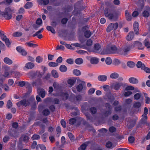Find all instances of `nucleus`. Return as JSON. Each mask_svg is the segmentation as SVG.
I'll return each mask as SVG.
<instances>
[{"label":"nucleus","mask_w":150,"mask_h":150,"mask_svg":"<svg viewBox=\"0 0 150 150\" xmlns=\"http://www.w3.org/2000/svg\"><path fill=\"white\" fill-rule=\"evenodd\" d=\"M103 12L105 16L108 19L113 21H116L118 19V15L116 13H111V9L108 7H106L104 10Z\"/></svg>","instance_id":"obj_1"},{"label":"nucleus","mask_w":150,"mask_h":150,"mask_svg":"<svg viewBox=\"0 0 150 150\" xmlns=\"http://www.w3.org/2000/svg\"><path fill=\"white\" fill-rule=\"evenodd\" d=\"M120 49H117L115 45H112L110 47L104 48L100 52L101 55L108 54H118Z\"/></svg>","instance_id":"obj_2"},{"label":"nucleus","mask_w":150,"mask_h":150,"mask_svg":"<svg viewBox=\"0 0 150 150\" xmlns=\"http://www.w3.org/2000/svg\"><path fill=\"white\" fill-rule=\"evenodd\" d=\"M131 47L130 46H127L122 48L120 49L118 52V54L125 56L127 55L130 51Z\"/></svg>","instance_id":"obj_3"},{"label":"nucleus","mask_w":150,"mask_h":150,"mask_svg":"<svg viewBox=\"0 0 150 150\" xmlns=\"http://www.w3.org/2000/svg\"><path fill=\"white\" fill-rule=\"evenodd\" d=\"M118 26V23L117 22L115 23H111L107 27L106 31L108 33H109L113 29L114 30H116Z\"/></svg>","instance_id":"obj_4"},{"label":"nucleus","mask_w":150,"mask_h":150,"mask_svg":"<svg viewBox=\"0 0 150 150\" xmlns=\"http://www.w3.org/2000/svg\"><path fill=\"white\" fill-rule=\"evenodd\" d=\"M127 84L126 83L122 82H117L113 85L114 88L116 91L119 90L121 87L123 88H125Z\"/></svg>","instance_id":"obj_5"},{"label":"nucleus","mask_w":150,"mask_h":150,"mask_svg":"<svg viewBox=\"0 0 150 150\" xmlns=\"http://www.w3.org/2000/svg\"><path fill=\"white\" fill-rule=\"evenodd\" d=\"M2 32L3 33L0 35L1 39L5 42V43L7 46L9 47L11 42H10L9 39L7 38L6 36L4 35V32L3 31H2Z\"/></svg>","instance_id":"obj_6"},{"label":"nucleus","mask_w":150,"mask_h":150,"mask_svg":"<svg viewBox=\"0 0 150 150\" xmlns=\"http://www.w3.org/2000/svg\"><path fill=\"white\" fill-rule=\"evenodd\" d=\"M46 102H52L54 104H59L60 103L59 100L57 98L48 97L45 99Z\"/></svg>","instance_id":"obj_7"},{"label":"nucleus","mask_w":150,"mask_h":150,"mask_svg":"<svg viewBox=\"0 0 150 150\" xmlns=\"http://www.w3.org/2000/svg\"><path fill=\"white\" fill-rule=\"evenodd\" d=\"M128 122L127 123L128 128L131 129L135 125L136 121L135 120H132L130 118H128Z\"/></svg>","instance_id":"obj_8"},{"label":"nucleus","mask_w":150,"mask_h":150,"mask_svg":"<svg viewBox=\"0 0 150 150\" xmlns=\"http://www.w3.org/2000/svg\"><path fill=\"white\" fill-rule=\"evenodd\" d=\"M16 104L18 107H20L21 105H22L25 107L29 106L27 104V100L25 99L18 102L16 103Z\"/></svg>","instance_id":"obj_9"},{"label":"nucleus","mask_w":150,"mask_h":150,"mask_svg":"<svg viewBox=\"0 0 150 150\" xmlns=\"http://www.w3.org/2000/svg\"><path fill=\"white\" fill-rule=\"evenodd\" d=\"M146 10L142 12V16L145 18H147L150 15V7L148 6H146L145 7Z\"/></svg>","instance_id":"obj_10"},{"label":"nucleus","mask_w":150,"mask_h":150,"mask_svg":"<svg viewBox=\"0 0 150 150\" xmlns=\"http://www.w3.org/2000/svg\"><path fill=\"white\" fill-rule=\"evenodd\" d=\"M38 93L40 96L42 98H44L45 95V90L43 88H38L37 90Z\"/></svg>","instance_id":"obj_11"},{"label":"nucleus","mask_w":150,"mask_h":150,"mask_svg":"<svg viewBox=\"0 0 150 150\" xmlns=\"http://www.w3.org/2000/svg\"><path fill=\"white\" fill-rule=\"evenodd\" d=\"M133 28L135 34L137 35L139 34V25L138 23L137 22H135L133 24Z\"/></svg>","instance_id":"obj_12"},{"label":"nucleus","mask_w":150,"mask_h":150,"mask_svg":"<svg viewBox=\"0 0 150 150\" xmlns=\"http://www.w3.org/2000/svg\"><path fill=\"white\" fill-rule=\"evenodd\" d=\"M27 104L29 106L30 104L35 103V100L34 97L33 96H31L30 98L27 100Z\"/></svg>","instance_id":"obj_13"},{"label":"nucleus","mask_w":150,"mask_h":150,"mask_svg":"<svg viewBox=\"0 0 150 150\" xmlns=\"http://www.w3.org/2000/svg\"><path fill=\"white\" fill-rule=\"evenodd\" d=\"M101 46L99 44H96L94 45L93 51L96 53H99V50Z\"/></svg>","instance_id":"obj_14"},{"label":"nucleus","mask_w":150,"mask_h":150,"mask_svg":"<svg viewBox=\"0 0 150 150\" xmlns=\"http://www.w3.org/2000/svg\"><path fill=\"white\" fill-rule=\"evenodd\" d=\"M125 15L126 20L128 21L131 20L132 17L131 14L127 10H126L125 11Z\"/></svg>","instance_id":"obj_15"},{"label":"nucleus","mask_w":150,"mask_h":150,"mask_svg":"<svg viewBox=\"0 0 150 150\" xmlns=\"http://www.w3.org/2000/svg\"><path fill=\"white\" fill-rule=\"evenodd\" d=\"M134 33L133 31L130 32L127 36L126 39L129 41L132 40L134 38Z\"/></svg>","instance_id":"obj_16"},{"label":"nucleus","mask_w":150,"mask_h":150,"mask_svg":"<svg viewBox=\"0 0 150 150\" xmlns=\"http://www.w3.org/2000/svg\"><path fill=\"white\" fill-rule=\"evenodd\" d=\"M59 96L62 98L63 100H66L68 99L69 97V95L67 93H62Z\"/></svg>","instance_id":"obj_17"},{"label":"nucleus","mask_w":150,"mask_h":150,"mask_svg":"<svg viewBox=\"0 0 150 150\" xmlns=\"http://www.w3.org/2000/svg\"><path fill=\"white\" fill-rule=\"evenodd\" d=\"M107 76L105 75H100L98 77V79L99 81L104 82L107 79Z\"/></svg>","instance_id":"obj_18"},{"label":"nucleus","mask_w":150,"mask_h":150,"mask_svg":"<svg viewBox=\"0 0 150 150\" xmlns=\"http://www.w3.org/2000/svg\"><path fill=\"white\" fill-rule=\"evenodd\" d=\"M129 82L132 84H135L138 83V80L134 77H130L129 79Z\"/></svg>","instance_id":"obj_19"},{"label":"nucleus","mask_w":150,"mask_h":150,"mask_svg":"<svg viewBox=\"0 0 150 150\" xmlns=\"http://www.w3.org/2000/svg\"><path fill=\"white\" fill-rule=\"evenodd\" d=\"M34 64L32 62H28L25 64V67L28 69H31L34 67Z\"/></svg>","instance_id":"obj_20"},{"label":"nucleus","mask_w":150,"mask_h":150,"mask_svg":"<svg viewBox=\"0 0 150 150\" xmlns=\"http://www.w3.org/2000/svg\"><path fill=\"white\" fill-rule=\"evenodd\" d=\"M3 61L5 63L8 65H11L13 63L12 61L8 57L4 58Z\"/></svg>","instance_id":"obj_21"},{"label":"nucleus","mask_w":150,"mask_h":150,"mask_svg":"<svg viewBox=\"0 0 150 150\" xmlns=\"http://www.w3.org/2000/svg\"><path fill=\"white\" fill-rule=\"evenodd\" d=\"M143 43L145 47L147 48H150V43L148 38H146L144 41Z\"/></svg>","instance_id":"obj_22"},{"label":"nucleus","mask_w":150,"mask_h":150,"mask_svg":"<svg viewBox=\"0 0 150 150\" xmlns=\"http://www.w3.org/2000/svg\"><path fill=\"white\" fill-rule=\"evenodd\" d=\"M98 59L97 58L93 57L90 59V62L92 64H96L98 63Z\"/></svg>","instance_id":"obj_23"},{"label":"nucleus","mask_w":150,"mask_h":150,"mask_svg":"<svg viewBox=\"0 0 150 150\" xmlns=\"http://www.w3.org/2000/svg\"><path fill=\"white\" fill-rule=\"evenodd\" d=\"M111 111L110 110H105L102 112V115L105 117H108L109 115L111 114Z\"/></svg>","instance_id":"obj_24"},{"label":"nucleus","mask_w":150,"mask_h":150,"mask_svg":"<svg viewBox=\"0 0 150 150\" xmlns=\"http://www.w3.org/2000/svg\"><path fill=\"white\" fill-rule=\"evenodd\" d=\"M59 69L60 71L61 72H64L67 71V67L65 65L62 64L60 65Z\"/></svg>","instance_id":"obj_25"},{"label":"nucleus","mask_w":150,"mask_h":150,"mask_svg":"<svg viewBox=\"0 0 150 150\" xmlns=\"http://www.w3.org/2000/svg\"><path fill=\"white\" fill-rule=\"evenodd\" d=\"M21 138H23V141L25 143L28 142L29 139L28 136L26 135L22 136L20 138V139Z\"/></svg>","instance_id":"obj_26"},{"label":"nucleus","mask_w":150,"mask_h":150,"mask_svg":"<svg viewBox=\"0 0 150 150\" xmlns=\"http://www.w3.org/2000/svg\"><path fill=\"white\" fill-rule=\"evenodd\" d=\"M26 88L28 90V92L29 93H30L32 92V88L31 84L28 82H27Z\"/></svg>","instance_id":"obj_27"},{"label":"nucleus","mask_w":150,"mask_h":150,"mask_svg":"<svg viewBox=\"0 0 150 150\" xmlns=\"http://www.w3.org/2000/svg\"><path fill=\"white\" fill-rule=\"evenodd\" d=\"M144 96L145 97V103L147 104L150 103V98L148 96V94L145 93H144Z\"/></svg>","instance_id":"obj_28"},{"label":"nucleus","mask_w":150,"mask_h":150,"mask_svg":"<svg viewBox=\"0 0 150 150\" xmlns=\"http://www.w3.org/2000/svg\"><path fill=\"white\" fill-rule=\"evenodd\" d=\"M33 6V4L30 2H27L25 5L24 7L26 9H29L31 8Z\"/></svg>","instance_id":"obj_29"},{"label":"nucleus","mask_w":150,"mask_h":150,"mask_svg":"<svg viewBox=\"0 0 150 150\" xmlns=\"http://www.w3.org/2000/svg\"><path fill=\"white\" fill-rule=\"evenodd\" d=\"M75 62L77 64H81L83 62V59L80 58H77L75 60Z\"/></svg>","instance_id":"obj_30"},{"label":"nucleus","mask_w":150,"mask_h":150,"mask_svg":"<svg viewBox=\"0 0 150 150\" xmlns=\"http://www.w3.org/2000/svg\"><path fill=\"white\" fill-rule=\"evenodd\" d=\"M83 88V85L82 83H80L77 86L76 88L78 92H80L82 91Z\"/></svg>","instance_id":"obj_31"},{"label":"nucleus","mask_w":150,"mask_h":150,"mask_svg":"<svg viewBox=\"0 0 150 150\" xmlns=\"http://www.w3.org/2000/svg\"><path fill=\"white\" fill-rule=\"evenodd\" d=\"M51 73L53 77L55 78H57L59 77L58 73L56 70H52L51 71Z\"/></svg>","instance_id":"obj_32"},{"label":"nucleus","mask_w":150,"mask_h":150,"mask_svg":"<svg viewBox=\"0 0 150 150\" xmlns=\"http://www.w3.org/2000/svg\"><path fill=\"white\" fill-rule=\"evenodd\" d=\"M46 28L48 31H50L52 33L55 34L56 33L53 27L48 25L47 26Z\"/></svg>","instance_id":"obj_33"},{"label":"nucleus","mask_w":150,"mask_h":150,"mask_svg":"<svg viewBox=\"0 0 150 150\" xmlns=\"http://www.w3.org/2000/svg\"><path fill=\"white\" fill-rule=\"evenodd\" d=\"M76 118L77 121L76 122V126H79L81 125L82 122V118L81 117H76Z\"/></svg>","instance_id":"obj_34"},{"label":"nucleus","mask_w":150,"mask_h":150,"mask_svg":"<svg viewBox=\"0 0 150 150\" xmlns=\"http://www.w3.org/2000/svg\"><path fill=\"white\" fill-rule=\"evenodd\" d=\"M84 34L86 38H88L91 35L92 33L90 30H87L84 32Z\"/></svg>","instance_id":"obj_35"},{"label":"nucleus","mask_w":150,"mask_h":150,"mask_svg":"<svg viewBox=\"0 0 150 150\" xmlns=\"http://www.w3.org/2000/svg\"><path fill=\"white\" fill-rule=\"evenodd\" d=\"M119 76L118 74L116 72H114L110 74V77L112 79H116L118 78Z\"/></svg>","instance_id":"obj_36"},{"label":"nucleus","mask_w":150,"mask_h":150,"mask_svg":"<svg viewBox=\"0 0 150 150\" xmlns=\"http://www.w3.org/2000/svg\"><path fill=\"white\" fill-rule=\"evenodd\" d=\"M141 106V104L139 102L134 103L133 104V107L136 109L140 108Z\"/></svg>","instance_id":"obj_37"},{"label":"nucleus","mask_w":150,"mask_h":150,"mask_svg":"<svg viewBox=\"0 0 150 150\" xmlns=\"http://www.w3.org/2000/svg\"><path fill=\"white\" fill-rule=\"evenodd\" d=\"M145 65L144 64H142L141 61H139L137 63V67L138 68H141V69H143V67H144Z\"/></svg>","instance_id":"obj_38"},{"label":"nucleus","mask_w":150,"mask_h":150,"mask_svg":"<svg viewBox=\"0 0 150 150\" xmlns=\"http://www.w3.org/2000/svg\"><path fill=\"white\" fill-rule=\"evenodd\" d=\"M135 44L138 46L139 49L143 50V49L142 43L138 41H136L135 42Z\"/></svg>","instance_id":"obj_39"},{"label":"nucleus","mask_w":150,"mask_h":150,"mask_svg":"<svg viewBox=\"0 0 150 150\" xmlns=\"http://www.w3.org/2000/svg\"><path fill=\"white\" fill-rule=\"evenodd\" d=\"M76 118H72L70 119L69 120V123L71 125H74L76 122Z\"/></svg>","instance_id":"obj_40"},{"label":"nucleus","mask_w":150,"mask_h":150,"mask_svg":"<svg viewBox=\"0 0 150 150\" xmlns=\"http://www.w3.org/2000/svg\"><path fill=\"white\" fill-rule=\"evenodd\" d=\"M42 113L43 115L47 116L50 114V112L48 109H45L42 111Z\"/></svg>","instance_id":"obj_41"},{"label":"nucleus","mask_w":150,"mask_h":150,"mask_svg":"<svg viewBox=\"0 0 150 150\" xmlns=\"http://www.w3.org/2000/svg\"><path fill=\"white\" fill-rule=\"evenodd\" d=\"M127 65L130 68H133L135 65V64L132 61H129L127 62Z\"/></svg>","instance_id":"obj_42"},{"label":"nucleus","mask_w":150,"mask_h":150,"mask_svg":"<svg viewBox=\"0 0 150 150\" xmlns=\"http://www.w3.org/2000/svg\"><path fill=\"white\" fill-rule=\"evenodd\" d=\"M23 33L21 32H16L13 33V35L14 37H19L21 36Z\"/></svg>","instance_id":"obj_43"},{"label":"nucleus","mask_w":150,"mask_h":150,"mask_svg":"<svg viewBox=\"0 0 150 150\" xmlns=\"http://www.w3.org/2000/svg\"><path fill=\"white\" fill-rule=\"evenodd\" d=\"M73 73L74 75L76 76H79L81 74V73L80 71L77 69L73 70Z\"/></svg>","instance_id":"obj_44"},{"label":"nucleus","mask_w":150,"mask_h":150,"mask_svg":"<svg viewBox=\"0 0 150 150\" xmlns=\"http://www.w3.org/2000/svg\"><path fill=\"white\" fill-rule=\"evenodd\" d=\"M67 134L71 141H74V140L75 137L73 134L70 132H68L67 133Z\"/></svg>","instance_id":"obj_45"},{"label":"nucleus","mask_w":150,"mask_h":150,"mask_svg":"<svg viewBox=\"0 0 150 150\" xmlns=\"http://www.w3.org/2000/svg\"><path fill=\"white\" fill-rule=\"evenodd\" d=\"M147 114H144V113L142 115V119H141V121L143 123H144V121L146 122L147 120Z\"/></svg>","instance_id":"obj_46"},{"label":"nucleus","mask_w":150,"mask_h":150,"mask_svg":"<svg viewBox=\"0 0 150 150\" xmlns=\"http://www.w3.org/2000/svg\"><path fill=\"white\" fill-rule=\"evenodd\" d=\"M48 65L50 67H54L57 66L58 64L56 62H50L48 63Z\"/></svg>","instance_id":"obj_47"},{"label":"nucleus","mask_w":150,"mask_h":150,"mask_svg":"<svg viewBox=\"0 0 150 150\" xmlns=\"http://www.w3.org/2000/svg\"><path fill=\"white\" fill-rule=\"evenodd\" d=\"M141 94L140 93H137L135 94L134 96V98L136 100L139 99L141 97Z\"/></svg>","instance_id":"obj_48"},{"label":"nucleus","mask_w":150,"mask_h":150,"mask_svg":"<svg viewBox=\"0 0 150 150\" xmlns=\"http://www.w3.org/2000/svg\"><path fill=\"white\" fill-rule=\"evenodd\" d=\"M26 44H27L30 47L33 48L36 47L38 46V45L32 43L30 42H26Z\"/></svg>","instance_id":"obj_49"},{"label":"nucleus","mask_w":150,"mask_h":150,"mask_svg":"<svg viewBox=\"0 0 150 150\" xmlns=\"http://www.w3.org/2000/svg\"><path fill=\"white\" fill-rule=\"evenodd\" d=\"M106 63L108 65L110 64L112 62L111 58L110 57H107L105 60Z\"/></svg>","instance_id":"obj_50"},{"label":"nucleus","mask_w":150,"mask_h":150,"mask_svg":"<svg viewBox=\"0 0 150 150\" xmlns=\"http://www.w3.org/2000/svg\"><path fill=\"white\" fill-rule=\"evenodd\" d=\"M13 105L12 103L10 100H8L7 103L6 104V107L7 108L9 109Z\"/></svg>","instance_id":"obj_51"},{"label":"nucleus","mask_w":150,"mask_h":150,"mask_svg":"<svg viewBox=\"0 0 150 150\" xmlns=\"http://www.w3.org/2000/svg\"><path fill=\"white\" fill-rule=\"evenodd\" d=\"M87 145L85 143H83L80 146V148H79L78 150H85Z\"/></svg>","instance_id":"obj_52"},{"label":"nucleus","mask_w":150,"mask_h":150,"mask_svg":"<svg viewBox=\"0 0 150 150\" xmlns=\"http://www.w3.org/2000/svg\"><path fill=\"white\" fill-rule=\"evenodd\" d=\"M90 111L92 114H95L97 112V109L95 107H92L90 108Z\"/></svg>","instance_id":"obj_53"},{"label":"nucleus","mask_w":150,"mask_h":150,"mask_svg":"<svg viewBox=\"0 0 150 150\" xmlns=\"http://www.w3.org/2000/svg\"><path fill=\"white\" fill-rule=\"evenodd\" d=\"M36 61L38 63H41L43 60V58L40 56H38L36 58Z\"/></svg>","instance_id":"obj_54"},{"label":"nucleus","mask_w":150,"mask_h":150,"mask_svg":"<svg viewBox=\"0 0 150 150\" xmlns=\"http://www.w3.org/2000/svg\"><path fill=\"white\" fill-rule=\"evenodd\" d=\"M128 140L129 143H133L134 142L135 138L133 136H130L128 138Z\"/></svg>","instance_id":"obj_55"},{"label":"nucleus","mask_w":150,"mask_h":150,"mask_svg":"<svg viewBox=\"0 0 150 150\" xmlns=\"http://www.w3.org/2000/svg\"><path fill=\"white\" fill-rule=\"evenodd\" d=\"M39 147L40 148L41 150H46L45 146L43 144H38L36 146V149H38Z\"/></svg>","instance_id":"obj_56"},{"label":"nucleus","mask_w":150,"mask_h":150,"mask_svg":"<svg viewBox=\"0 0 150 150\" xmlns=\"http://www.w3.org/2000/svg\"><path fill=\"white\" fill-rule=\"evenodd\" d=\"M50 1L52 3H54V5L55 6H59L60 2L57 1V0H50Z\"/></svg>","instance_id":"obj_57"},{"label":"nucleus","mask_w":150,"mask_h":150,"mask_svg":"<svg viewBox=\"0 0 150 150\" xmlns=\"http://www.w3.org/2000/svg\"><path fill=\"white\" fill-rule=\"evenodd\" d=\"M40 138V135L37 134H33L32 137V139L33 140H38Z\"/></svg>","instance_id":"obj_58"},{"label":"nucleus","mask_w":150,"mask_h":150,"mask_svg":"<svg viewBox=\"0 0 150 150\" xmlns=\"http://www.w3.org/2000/svg\"><path fill=\"white\" fill-rule=\"evenodd\" d=\"M75 81L74 80L72 79H70L68 80L67 83L69 84H70L71 86H72L73 85H74L75 82Z\"/></svg>","instance_id":"obj_59"},{"label":"nucleus","mask_w":150,"mask_h":150,"mask_svg":"<svg viewBox=\"0 0 150 150\" xmlns=\"http://www.w3.org/2000/svg\"><path fill=\"white\" fill-rule=\"evenodd\" d=\"M82 97L80 95H79L76 96V102H80L82 100Z\"/></svg>","instance_id":"obj_60"},{"label":"nucleus","mask_w":150,"mask_h":150,"mask_svg":"<svg viewBox=\"0 0 150 150\" xmlns=\"http://www.w3.org/2000/svg\"><path fill=\"white\" fill-rule=\"evenodd\" d=\"M76 95L74 94H71L70 96L69 100L70 101H75L76 100Z\"/></svg>","instance_id":"obj_61"},{"label":"nucleus","mask_w":150,"mask_h":150,"mask_svg":"<svg viewBox=\"0 0 150 150\" xmlns=\"http://www.w3.org/2000/svg\"><path fill=\"white\" fill-rule=\"evenodd\" d=\"M27 82H28V81H19L18 83V85L21 87H23L25 85L26 86Z\"/></svg>","instance_id":"obj_62"},{"label":"nucleus","mask_w":150,"mask_h":150,"mask_svg":"<svg viewBox=\"0 0 150 150\" xmlns=\"http://www.w3.org/2000/svg\"><path fill=\"white\" fill-rule=\"evenodd\" d=\"M93 43V41L91 39L88 40L86 42V45L88 46H90L92 45Z\"/></svg>","instance_id":"obj_63"},{"label":"nucleus","mask_w":150,"mask_h":150,"mask_svg":"<svg viewBox=\"0 0 150 150\" xmlns=\"http://www.w3.org/2000/svg\"><path fill=\"white\" fill-rule=\"evenodd\" d=\"M112 143L111 142L108 141L106 144V146L108 148L110 149L112 147Z\"/></svg>","instance_id":"obj_64"}]
</instances>
